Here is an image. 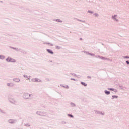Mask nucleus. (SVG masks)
<instances>
[{
	"mask_svg": "<svg viewBox=\"0 0 129 129\" xmlns=\"http://www.w3.org/2000/svg\"><path fill=\"white\" fill-rule=\"evenodd\" d=\"M6 61H7V62H12L13 63L16 62V60L15 59H13L11 58V57H8L6 59Z\"/></svg>",
	"mask_w": 129,
	"mask_h": 129,
	"instance_id": "f257e3e1",
	"label": "nucleus"
},
{
	"mask_svg": "<svg viewBox=\"0 0 129 129\" xmlns=\"http://www.w3.org/2000/svg\"><path fill=\"white\" fill-rule=\"evenodd\" d=\"M23 97L24 98H25V99H28V98L30 97V95H29V94L26 93L24 94Z\"/></svg>",
	"mask_w": 129,
	"mask_h": 129,
	"instance_id": "f03ea898",
	"label": "nucleus"
},
{
	"mask_svg": "<svg viewBox=\"0 0 129 129\" xmlns=\"http://www.w3.org/2000/svg\"><path fill=\"white\" fill-rule=\"evenodd\" d=\"M47 51L48 53H49V54H51L52 55H53V54H54V52H53V51L50 49H47Z\"/></svg>",
	"mask_w": 129,
	"mask_h": 129,
	"instance_id": "7ed1b4c3",
	"label": "nucleus"
},
{
	"mask_svg": "<svg viewBox=\"0 0 129 129\" xmlns=\"http://www.w3.org/2000/svg\"><path fill=\"white\" fill-rule=\"evenodd\" d=\"M81 84H82V85H84V86H87V84H86V83L83 82H81Z\"/></svg>",
	"mask_w": 129,
	"mask_h": 129,
	"instance_id": "20e7f679",
	"label": "nucleus"
},
{
	"mask_svg": "<svg viewBox=\"0 0 129 129\" xmlns=\"http://www.w3.org/2000/svg\"><path fill=\"white\" fill-rule=\"evenodd\" d=\"M13 80L16 82H19V81H20V79H14Z\"/></svg>",
	"mask_w": 129,
	"mask_h": 129,
	"instance_id": "39448f33",
	"label": "nucleus"
},
{
	"mask_svg": "<svg viewBox=\"0 0 129 129\" xmlns=\"http://www.w3.org/2000/svg\"><path fill=\"white\" fill-rule=\"evenodd\" d=\"M105 93L106 94H107V95L110 94V92H109V91H105Z\"/></svg>",
	"mask_w": 129,
	"mask_h": 129,
	"instance_id": "423d86ee",
	"label": "nucleus"
},
{
	"mask_svg": "<svg viewBox=\"0 0 129 129\" xmlns=\"http://www.w3.org/2000/svg\"><path fill=\"white\" fill-rule=\"evenodd\" d=\"M8 86H13V84L12 83H8Z\"/></svg>",
	"mask_w": 129,
	"mask_h": 129,
	"instance_id": "0eeeda50",
	"label": "nucleus"
},
{
	"mask_svg": "<svg viewBox=\"0 0 129 129\" xmlns=\"http://www.w3.org/2000/svg\"><path fill=\"white\" fill-rule=\"evenodd\" d=\"M113 98H117L118 96H112Z\"/></svg>",
	"mask_w": 129,
	"mask_h": 129,
	"instance_id": "6e6552de",
	"label": "nucleus"
},
{
	"mask_svg": "<svg viewBox=\"0 0 129 129\" xmlns=\"http://www.w3.org/2000/svg\"><path fill=\"white\" fill-rule=\"evenodd\" d=\"M1 59H5V57L4 56H0Z\"/></svg>",
	"mask_w": 129,
	"mask_h": 129,
	"instance_id": "1a4fd4ad",
	"label": "nucleus"
},
{
	"mask_svg": "<svg viewBox=\"0 0 129 129\" xmlns=\"http://www.w3.org/2000/svg\"><path fill=\"white\" fill-rule=\"evenodd\" d=\"M109 90H112V91H113V90H114V89L113 88H110V89H108Z\"/></svg>",
	"mask_w": 129,
	"mask_h": 129,
	"instance_id": "9d476101",
	"label": "nucleus"
},
{
	"mask_svg": "<svg viewBox=\"0 0 129 129\" xmlns=\"http://www.w3.org/2000/svg\"><path fill=\"white\" fill-rule=\"evenodd\" d=\"M56 49H57L58 50H59V49H60V47L58 46H56Z\"/></svg>",
	"mask_w": 129,
	"mask_h": 129,
	"instance_id": "9b49d317",
	"label": "nucleus"
},
{
	"mask_svg": "<svg viewBox=\"0 0 129 129\" xmlns=\"http://www.w3.org/2000/svg\"><path fill=\"white\" fill-rule=\"evenodd\" d=\"M69 116H70V117H73V116L71 114L69 115Z\"/></svg>",
	"mask_w": 129,
	"mask_h": 129,
	"instance_id": "f8f14e48",
	"label": "nucleus"
},
{
	"mask_svg": "<svg viewBox=\"0 0 129 129\" xmlns=\"http://www.w3.org/2000/svg\"><path fill=\"white\" fill-rule=\"evenodd\" d=\"M126 63H127V65H129V61H126Z\"/></svg>",
	"mask_w": 129,
	"mask_h": 129,
	"instance_id": "ddd939ff",
	"label": "nucleus"
},
{
	"mask_svg": "<svg viewBox=\"0 0 129 129\" xmlns=\"http://www.w3.org/2000/svg\"><path fill=\"white\" fill-rule=\"evenodd\" d=\"M88 12L91 13V14H92V13H93L92 12H91L90 11H89Z\"/></svg>",
	"mask_w": 129,
	"mask_h": 129,
	"instance_id": "4468645a",
	"label": "nucleus"
},
{
	"mask_svg": "<svg viewBox=\"0 0 129 129\" xmlns=\"http://www.w3.org/2000/svg\"><path fill=\"white\" fill-rule=\"evenodd\" d=\"M125 58H129V57L128 56H125Z\"/></svg>",
	"mask_w": 129,
	"mask_h": 129,
	"instance_id": "2eb2a0df",
	"label": "nucleus"
},
{
	"mask_svg": "<svg viewBox=\"0 0 129 129\" xmlns=\"http://www.w3.org/2000/svg\"><path fill=\"white\" fill-rule=\"evenodd\" d=\"M72 80H75V79H73Z\"/></svg>",
	"mask_w": 129,
	"mask_h": 129,
	"instance_id": "dca6fc26",
	"label": "nucleus"
}]
</instances>
